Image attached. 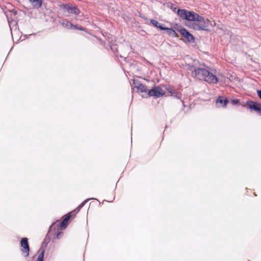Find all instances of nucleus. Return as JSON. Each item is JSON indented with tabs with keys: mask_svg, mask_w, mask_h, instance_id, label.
Returning a JSON list of instances; mask_svg holds the SVG:
<instances>
[{
	"mask_svg": "<svg viewBox=\"0 0 261 261\" xmlns=\"http://www.w3.org/2000/svg\"><path fill=\"white\" fill-rule=\"evenodd\" d=\"M188 69L192 71V75L198 79H203L205 82L211 84H216L218 79L213 73L204 68H196L193 65H189Z\"/></svg>",
	"mask_w": 261,
	"mask_h": 261,
	"instance_id": "obj_1",
	"label": "nucleus"
},
{
	"mask_svg": "<svg viewBox=\"0 0 261 261\" xmlns=\"http://www.w3.org/2000/svg\"><path fill=\"white\" fill-rule=\"evenodd\" d=\"M177 15L182 19L191 21H197L200 18V15L192 11H189L185 9H178L177 12Z\"/></svg>",
	"mask_w": 261,
	"mask_h": 261,
	"instance_id": "obj_2",
	"label": "nucleus"
},
{
	"mask_svg": "<svg viewBox=\"0 0 261 261\" xmlns=\"http://www.w3.org/2000/svg\"><path fill=\"white\" fill-rule=\"evenodd\" d=\"M244 106L247 107L251 112L255 111L258 113L261 112V105L253 101H247L246 104L244 105Z\"/></svg>",
	"mask_w": 261,
	"mask_h": 261,
	"instance_id": "obj_3",
	"label": "nucleus"
},
{
	"mask_svg": "<svg viewBox=\"0 0 261 261\" xmlns=\"http://www.w3.org/2000/svg\"><path fill=\"white\" fill-rule=\"evenodd\" d=\"M164 90L161 88L157 86L149 90L147 93V95L154 97H160L164 95Z\"/></svg>",
	"mask_w": 261,
	"mask_h": 261,
	"instance_id": "obj_4",
	"label": "nucleus"
},
{
	"mask_svg": "<svg viewBox=\"0 0 261 261\" xmlns=\"http://www.w3.org/2000/svg\"><path fill=\"white\" fill-rule=\"evenodd\" d=\"M20 243L21 247L22 248L21 249V251L23 253H24V256L25 257H27L29 255L30 251L28 239L26 238H22Z\"/></svg>",
	"mask_w": 261,
	"mask_h": 261,
	"instance_id": "obj_5",
	"label": "nucleus"
},
{
	"mask_svg": "<svg viewBox=\"0 0 261 261\" xmlns=\"http://www.w3.org/2000/svg\"><path fill=\"white\" fill-rule=\"evenodd\" d=\"M197 21L199 23L200 29L201 30L206 31L208 30L209 20H205L203 17L200 16V18H198Z\"/></svg>",
	"mask_w": 261,
	"mask_h": 261,
	"instance_id": "obj_6",
	"label": "nucleus"
},
{
	"mask_svg": "<svg viewBox=\"0 0 261 261\" xmlns=\"http://www.w3.org/2000/svg\"><path fill=\"white\" fill-rule=\"evenodd\" d=\"M180 32L182 36L186 38L189 42H192L194 41V38L193 35L188 32L185 29H181Z\"/></svg>",
	"mask_w": 261,
	"mask_h": 261,
	"instance_id": "obj_7",
	"label": "nucleus"
},
{
	"mask_svg": "<svg viewBox=\"0 0 261 261\" xmlns=\"http://www.w3.org/2000/svg\"><path fill=\"white\" fill-rule=\"evenodd\" d=\"M64 9L69 13L74 14L75 15H77L80 13V10L76 7H71L67 5H64Z\"/></svg>",
	"mask_w": 261,
	"mask_h": 261,
	"instance_id": "obj_8",
	"label": "nucleus"
},
{
	"mask_svg": "<svg viewBox=\"0 0 261 261\" xmlns=\"http://www.w3.org/2000/svg\"><path fill=\"white\" fill-rule=\"evenodd\" d=\"M228 102V100L227 98H224L222 97H219L217 100L216 103L217 105H218V107H225L226 106Z\"/></svg>",
	"mask_w": 261,
	"mask_h": 261,
	"instance_id": "obj_9",
	"label": "nucleus"
},
{
	"mask_svg": "<svg viewBox=\"0 0 261 261\" xmlns=\"http://www.w3.org/2000/svg\"><path fill=\"white\" fill-rule=\"evenodd\" d=\"M33 8L39 9L42 5V0H29Z\"/></svg>",
	"mask_w": 261,
	"mask_h": 261,
	"instance_id": "obj_10",
	"label": "nucleus"
},
{
	"mask_svg": "<svg viewBox=\"0 0 261 261\" xmlns=\"http://www.w3.org/2000/svg\"><path fill=\"white\" fill-rule=\"evenodd\" d=\"M71 217V215L70 214H68V215L66 216V218H65L63 221L61 222V227L62 228H66L67 225V222L68 220L70 219Z\"/></svg>",
	"mask_w": 261,
	"mask_h": 261,
	"instance_id": "obj_11",
	"label": "nucleus"
},
{
	"mask_svg": "<svg viewBox=\"0 0 261 261\" xmlns=\"http://www.w3.org/2000/svg\"><path fill=\"white\" fill-rule=\"evenodd\" d=\"M163 30L166 31L167 34L169 35L170 36H171L172 37L176 36V33L174 30H173L172 29L164 27Z\"/></svg>",
	"mask_w": 261,
	"mask_h": 261,
	"instance_id": "obj_12",
	"label": "nucleus"
},
{
	"mask_svg": "<svg viewBox=\"0 0 261 261\" xmlns=\"http://www.w3.org/2000/svg\"><path fill=\"white\" fill-rule=\"evenodd\" d=\"M150 23L158 28H160L161 30H163L164 27L163 25L159 23L158 21L154 19H151Z\"/></svg>",
	"mask_w": 261,
	"mask_h": 261,
	"instance_id": "obj_13",
	"label": "nucleus"
},
{
	"mask_svg": "<svg viewBox=\"0 0 261 261\" xmlns=\"http://www.w3.org/2000/svg\"><path fill=\"white\" fill-rule=\"evenodd\" d=\"M137 89V92H141V93H147L148 90L147 87L145 85H144L143 84H141L139 86H138V88Z\"/></svg>",
	"mask_w": 261,
	"mask_h": 261,
	"instance_id": "obj_14",
	"label": "nucleus"
},
{
	"mask_svg": "<svg viewBox=\"0 0 261 261\" xmlns=\"http://www.w3.org/2000/svg\"><path fill=\"white\" fill-rule=\"evenodd\" d=\"M168 91L169 93H171L172 96H173L178 99H180L181 98L180 96L178 95V93L176 90L173 89H168Z\"/></svg>",
	"mask_w": 261,
	"mask_h": 261,
	"instance_id": "obj_15",
	"label": "nucleus"
},
{
	"mask_svg": "<svg viewBox=\"0 0 261 261\" xmlns=\"http://www.w3.org/2000/svg\"><path fill=\"white\" fill-rule=\"evenodd\" d=\"M61 24L68 29H72V27H73V24L69 21L62 22H61Z\"/></svg>",
	"mask_w": 261,
	"mask_h": 261,
	"instance_id": "obj_16",
	"label": "nucleus"
},
{
	"mask_svg": "<svg viewBox=\"0 0 261 261\" xmlns=\"http://www.w3.org/2000/svg\"><path fill=\"white\" fill-rule=\"evenodd\" d=\"M44 256V251H42L38 255L36 261H43Z\"/></svg>",
	"mask_w": 261,
	"mask_h": 261,
	"instance_id": "obj_17",
	"label": "nucleus"
},
{
	"mask_svg": "<svg viewBox=\"0 0 261 261\" xmlns=\"http://www.w3.org/2000/svg\"><path fill=\"white\" fill-rule=\"evenodd\" d=\"M192 25H193V28L195 30H201V29H200V26H199V23L198 22V21L194 22Z\"/></svg>",
	"mask_w": 261,
	"mask_h": 261,
	"instance_id": "obj_18",
	"label": "nucleus"
},
{
	"mask_svg": "<svg viewBox=\"0 0 261 261\" xmlns=\"http://www.w3.org/2000/svg\"><path fill=\"white\" fill-rule=\"evenodd\" d=\"M133 84L134 85V88L138 89V86L141 85L142 84L140 83L137 80H133Z\"/></svg>",
	"mask_w": 261,
	"mask_h": 261,
	"instance_id": "obj_19",
	"label": "nucleus"
},
{
	"mask_svg": "<svg viewBox=\"0 0 261 261\" xmlns=\"http://www.w3.org/2000/svg\"><path fill=\"white\" fill-rule=\"evenodd\" d=\"M72 29H77L81 31H84V28L81 26H79L77 25H73V27H72Z\"/></svg>",
	"mask_w": 261,
	"mask_h": 261,
	"instance_id": "obj_20",
	"label": "nucleus"
},
{
	"mask_svg": "<svg viewBox=\"0 0 261 261\" xmlns=\"http://www.w3.org/2000/svg\"><path fill=\"white\" fill-rule=\"evenodd\" d=\"M91 199V198H88V199H87L86 200H84L83 202H82L80 205H81V206L83 207L85 204L88 201H89ZM91 199H93V198H91Z\"/></svg>",
	"mask_w": 261,
	"mask_h": 261,
	"instance_id": "obj_21",
	"label": "nucleus"
},
{
	"mask_svg": "<svg viewBox=\"0 0 261 261\" xmlns=\"http://www.w3.org/2000/svg\"><path fill=\"white\" fill-rule=\"evenodd\" d=\"M232 105H236L239 102V100L238 99H232L231 101Z\"/></svg>",
	"mask_w": 261,
	"mask_h": 261,
	"instance_id": "obj_22",
	"label": "nucleus"
},
{
	"mask_svg": "<svg viewBox=\"0 0 261 261\" xmlns=\"http://www.w3.org/2000/svg\"><path fill=\"white\" fill-rule=\"evenodd\" d=\"M62 234V232H58L57 233V234H56V237L58 239H60L61 236V234Z\"/></svg>",
	"mask_w": 261,
	"mask_h": 261,
	"instance_id": "obj_23",
	"label": "nucleus"
},
{
	"mask_svg": "<svg viewBox=\"0 0 261 261\" xmlns=\"http://www.w3.org/2000/svg\"><path fill=\"white\" fill-rule=\"evenodd\" d=\"M257 93L258 94V97L261 98V90H258L257 91Z\"/></svg>",
	"mask_w": 261,
	"mask_h": 261,
	"instance_id": "obj_24",
	"label": "nucleus"
},
{
	"mask_svg": "<svg viewBox=\"0 0 261 261\" xmlns=\"http://www.w3.org/2000/svg\"><path fill=\"white\" fill-rule=\"evenodd\" d=\"M82 208V207L80 205L76 208L77 213L80 211V210Z\"/></svg>",
	"mask_w": 261,
	"mask_h": 261,
	"instance_id": "obj_25",
	"label": "nucleus"
},
{
	"mask_svg": "<svg viewBox=\"0 0 261 261\" xmlns=\"http://www.w3.org/2000/svg\"><path fill=\"white\" fill-rule=\"evenodd\" d=\"M15 15H16L17 13V12L14 10H13L12 11Z\"/></svg>",
	"mask_w": 261,
	"mask_h": 261,
	"instance_id": "obj_26",
	"label": "nucleus"
},
{
	"mask_svg": "<svg viewBox=\"0 0 261 261\" xmlns=\"http://www.w3.org/2000/svg\"><path fill=\"white\" fill-rule=\"evenodd\" d=\"M176 10V8H174L173 9V11H174V12H175Z\"/></svg>",
	"mask_w": 261,
	"mask_h": 261,
	"instance_id": "obj_27",
	"label": "nucleus"
}]
</instances>
